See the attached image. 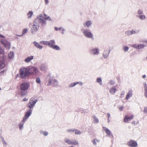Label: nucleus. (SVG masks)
Returning <instances> with one entry per match:
<instances>
[{"instance_id": "f257e3e1", "label": "nucleus", "mask_w": 147, "mask_h": 147, "mask_svg": "<svg viewBox=\"0 0 147 147\" xmlns=\"http://www.w3.org/2000/svg\"><path fill=\"white\" fill-rule=\"evenodd\" d=\"M29 86L30 85L28 83H23L21 84L20 88L21 94L22 96H24L27 94V90L28 89Z\"/></svg>"}, {"instance_id": "f03ea898", "label": "nucleus", "mask_w": 147, "mask_h": 147, "mask_svg": "<svg viewBox=\"0 0 147 147\" xmlns=\"http://www.w3.org/2000/svg\"><path fill=\"white\" fill-rule=\"evenodd\" d=\"M20 78L23 79H25L30 76L27 67L20 68Z\"/></svg>"}, {"instance_id": "7ed1b4c3", "label": "nucleus", "mask_w": 147, "mask_h": 147, "mask_svg": "<svg viewBox=\"0 0 147 147\" xmlns=\"http://www.w3.org/2000/svg\"><path fill=\"white\" fill-rule=\"evenodd\" d=\"M33 24L32 27L31 28V31L32 33L36 32L38 30L39 27V22L37 20H35Z\"/></svg>"}, {"instance_id": "20e7f679", "label": "nucleus", "mask_w": 147, "mask_h": 147, "mask_svg": "<svg viewBox=\"0 0 147 147\" xmlns=\"http://www.w3.org/2000/svg\"><path fill=\"white\" fill-rule=\"evenodd\" d=\"M27 67L30 76L36 74L38 72V69L36 67L30 66Z\"/></svg>"}, {"instance_id": "39448f33", "label": "nucleus", "mask_w": 147, "mask_h": 147, "mask_svg": "<svg viewBox=\"0 0 147 147\" xmlns=\"http://www.w3.org/2000/svg\"><path fill=\"white\" fill-rule=\"evenodd\" d=\"M32 109H29L25 113L22 120V122H25L28 119L29 117L32 114Z\"/></svg>"}, {"instance_id": "423d86ee", "label": "nucleus", "mask_w": 147, "mask_h": 147, "mask_svg": "<svg viewBox=\"0 0 147 147\" xmlns=\"http://www.w3.org/2000/svg\"><path fill=\"white\" fill-rule=\"evenodd\" d=\"M65 142L69 145H76L78 144V141L75 140H70L68 138H66L65 139Z\"/></svg>"}, {"instance_id": "0eeeda50", "label": "nucleus", "mask_w": 147, "mask_h": 147, "mask_svg": "<svg viewBox=\"0 0 147 147\" xmlns=\"http://www.w3.org/2000/svg\"><path fill=\"white\" fill-rule=\"evenodd\" d=\"M54 76L50 73H49L47 76V78L48 79V82L47 84L48 86L52 84V82L55 80Z\"/></svg>"}, {"instance_id": "6e6552de", "label": "nucleus", "mask_w": 147, "mask_h": 147, "mask_svg": "<svg viewBox=\"0 0 147 147\" xmlns=\"http://www.w3.org/2000/svg\"><path fill=\"white\" fill-rule=\"evenodd\" d=\"M38 100L37 99H36L34 100L30 99L27 105V107L29 108V109H32L33 108L34 106L35 105L36 103L37 102Z\"/></svg>"}, {"instance_id": "1a4fd4ad", "label": "nucleus", "mask_w": 147, "mask_h": 147, "mask_svg": "<svg viewBox=\"0 0 147 147\" xmlns=\"http://www.w3.org/2000/svg\"><path fill=\"white\" fill-rule=\"evenodd\" d=\"M127 145L130 147H136L138 144L136 141L130 140L127 142Z\"/></svg>"}, {"instance_id": "9d476101", "label": "nucleus", "mask_w": 147, "mask_h": 147, "mask_svg": "<svg viewBox=\"0 0 147 147\" xmlns=\"http://www.w3.org/2000/svg\"><path fill=\"white\" fill-rule=\"evenodd\" d=\"M35 20H37L39 22L40 21L42 24V25L43 24H46V21L42 15H40L38 16L37 18Z\"/></svg>"}, {"instance_id": "9b49d317", "label": "nucleus", "mask_w": 147, "mask_h": 147, "mask_svg": "<svg viewBox=\"0 0 147 147\" xmlns=\"http://www.w3.org/2000/svg\"><path fill=\"white\" fill-rule=\"evenodd\" d=\"M83 33L84 35L86 37L89 38H92V35L91 32H88L87 30H85L83 32Z\"/></svg>"}, {"instance_id": "f8f14e48", "label": "nucleus", "mask_w": 147, "mask_h": 147, "mask_svg": "<svg viewBox=\"0 0 147 147\" xmlns=\"http://www.w3.org/2000/svg\"><path fill=\"white\" fill-rule=\"evenodd\" d=\"M48 69V68L47 65H41L40 66L41 70L46 72L47 71Z\"/></svg>"}, {"instance_id": "ddd939ff", "label": "nucleus", "mask_w": 147, "mask_h": 147, "mask_svg": "<svg viewBox=\"0 0 147 147\" xmlns=\"http://www.w3.org/2000/svg\"><path fill=\"white\" fill-rule=\"evenodd\" d=\"M133 118V115H132L131 117H128L127 116H126L124 118V121L125 123H126L128 122V121L130 120Z\"/></svg>"}, {"instance_id": "4468645a", "label": "nucleus", "mask_w": 147, "mask_h": 147, "mask_svg": "<svg viewBox=\"0 0 147 147\" xmlns=\"http://www.w3.org/2000/svg\"><path fill=\"white\" fill-rule=\"evenodd\" d=\"M132 95V90H129L128 92L126 95L125 99L128 100Z\"/></svg>"}, {"instance_id": "2eb2a0df", "label": "nucleus", "mask_w": 147, "mask_h": 147, "mask_svg": "<svg viewBox=\"0 0 147 147\" xmlns=\"http://www.w3.org/2000/svg\"><path fill=\"white\" fill-rule=\"evenodd\" d=\"M116 90V88L115 86H113L109 90V92L111 94H115Z\"/></svg>"}, {"instance_id": "dca6fc26", "label": "nucleus", "mask_w": 147, "mask_h": 147, "mask_svg": "<svg viewBox=\"0 0 147 147\" xmlns=\"http://www.w3.org/2000/svg\"><path fill=\"white\" fill-rule=\"evenodd\" d=\"M103 128L104 130L105 131L106 133L108 135H110L111 134V136H112V137H113V135L111 134L110 130L108 128L104 127H103Z\"/></svg>"}, {"instance_id": "f3484780", "label": "nucleus", "mask_w": 147, "mask_h": 147, "mask_svg": "<svg viewBox=\"0 0 147 147\" xmlns=\"http://www.w3.org/2000/svg\"><path fill=\"white\" fill-rule=\"evenodd\" d=\"M2 43L4 45L5 47L7 49H9L10 47V43L8 42H3L2 41Z\"/></svg>"}, {"instance_id": "a211bd4d", "label": "nucleus", "mask_w": 147, "mask_h": 147, "mask_svg": "<svg viewBox=\"0 0 147 147\" xmlns=\"http://www.w3.org/2000/svg\"><path fill=\"white\" fill-rule=\"evenodd\" d=\"M54 44L55 41L54 40H51L49 42H48V45L50 47H51L52 48L54 45Z\"/></svg>"}, {"instance_id": "6ab92c4d", "label": "nucleus", "mask_w": 147, "mask_h": 147, "mask_svg": "<svg viewBox=\"0 0 147 147\" xmlns=\"http://www.w3.org/2000/svg\"><path fill=\"white\" fill-rule=\"evenodd\" d=\"M91 52L94 55H97L99 53V50L97 49H94L91 50Z\"/></svg>"}, {"instance_id": "aec40b11", "label": "nucleus", "mask_w": 147, "mask_h": 147, "mask_svg": "<svg viewBox=\"0 0 147 147\" xmlns=\"http://www.w3.org/2000/svg\"><path fill=\"white\" fill-rule=\"evenodd\" d=\"M33 56H30V57H28L26 58L25 60V61L26 62H29L30 61L33 59Z\"/></svg>"}, {"instance_id": "412c9836", "label": "nucleus", "mask_w": 147, "mask_h": 147, "mask_svg": "<svg viewBox=\"0 0 147 147\" xmlns=\"http://www.w3.org/2000/svg\"><path fill=\"white\" fill-rule=\"evenodd\" d=\"M58 82L57 80L55 79L52 82V84L53 86L56 87L58 86Z\"/></svg>"}, {"instance_id": "4be33fe9", "label": "nucleus", "mask_w": 147, "mask_h": 147, "mask_svg": "<svg viewBox=\"0 0 147 147\" xmlns=\"http://www.w3.org/2000/svg\"><path fill=\"white\" fill-rule=\"evenodd\" d=\"M33 44L36 47L39 49H40L42 48V47L40 45H39L38 43L36 42H33Z\"/></svg>"}, {"instance_id": "5701e85b", "label": "nucleus", "mask_w": 147, "mask_h": 147, "mask_svg": "<svg viewBox=\"0 0 147 147\" xmlns=\"http://www.w3.org/2000/svg\"><path fill=\"white\" fill-rule=\"evenodd\" d=\"M109 54V52L108 51H105L103 53V56L105 58L108 57Z\"/></svg>"}, {"instance_id": "b1692460", "label": "nucleus", "mask_w": 147, "mask_h": 147, "mask_svg": "<svg viewBox=\"0 0 147 147\" xmlns=\"http://www.w3.org/2000/svg\"><path fill=\"white\" fill-rule=\"evenodd\" d=\"M92 23L90 21L86 22V23L84 24V26H87V27H89L91 24Z\"/></svg>"}, {"instance_id": "393cba45", "label": "nucleus", "mask_w": 147, "mask_h": 147, "mask_svg": "<svg viewBox=\"0 0 147 147\" xmlns=\"http://www.w3.org/2000/svg\"><path fill=\"white\" fill-rule=\"evenodd\" d=\"M14 56V53L13 52H10L8 55L9 58L10 59H12Z\"/></svg>"}, {"instance_id": "a878e982", "label": "nucleus", "mask_w": 147, "mask_h": 147, "mask_svg": "<svg viewBox=\"0 0 147 147\" xmlns=\"http://www.w3.org/2000/svg\"><path fill=\"white\" fill-rule=\"evenodd\" d=\"M94 119V122L96 123H97L99 122V121L98 118L95 115H93L92 116Z\"/></svg>"}, {"instance_id": "bb28decb", "label": "nucleus", "mask_w": 147, "mask_h": 147, "mask_svg": "<svg viewBox=\"0 0 147 147\" xmlns=\"http://www.w3.org/2000/svg\"><path fill=\"white\" fill-rule=\"evenodd\" d=\"M79 83L78 82H74L71 83L69 86V88H71L74 87L76 86L77 84H78Z\"/></svg>"}, {"instance_id": "cd10ccee", "label": "nucleus", "mask_w": 147, "mask_h": 147, "mask_svg": "<svg viewBox=\"0 0 147 147\" xmlns=\"http://www.w3.org/2000/svg\"><path fill=\"white\" fill-rule=\"evenodd\" d=\"M96 80L97 82L99 83L100 85H102V80L100 78H97Z\"/></svg>"}, {"instance_id": "c85d7f7f", "label": "nucleus", "mask_w": 147, "mask_h": 147, "mask_svg": "<svg viewBox=\"0 0 147 147\" xmlns=\"http://www.w3.org/2000/svg\"><path fill=\"white\" fill-rule=\"evenodd\" d=\"M74 132H75V134L76 135H80L82 133V132L76 129H74Z\"/></svg>"}, {"instance_id": "c756f323", "label": "nucleus", "mask_w": 147, "mask_h": 147, "mask_svg": "<svg viewBox=\"0 0 147 147\" xmlns=\"http://www.w3.org/2000/svg\"><path fill=\"white\" fill-rule=\"evenodd\" d=\"M40 133L43 134L45 136H47L48 134V133L46 131H40Z\"/></svg>"}, {"instance_id": "7c9ffc66", "label": "nucleus", "mask_w": 147, "mask_h": 147, "mask_svg": "<svg viewBox=\"0 0 147 147\" xmlns=\"http://www.w3.org/2000/svg\"><path fill=\"white\" fill-rule=\"evenodd\" d=\"M33 14V13L32 11H30L27 14V15L28 16V18H30Z\"/></svg>"}, {"instance_id": "2f4dec72", "label": "nucleus", "mask_w": 147, "mask_h": 147, "mask_svg": "<svg viewBox=\"0 0 147 147\" xmlns=\"http://www.w3.org/2000/svg\"><path fill=\"white\" fill-rule=\"evenodd\" d=\"M44 16L45 17V19L46 20H51L49 16H47V15L46 14H44Z\"/></svg>"}, {"instance_id": "473e14b6", "label": "nucleus", "mask_w": 147, "mask_h": 147, "mask_svg": "<svg viewBox=\"0 0 147 147\" xmlns=\"http://www.w3.org/2000/svg\"><path fill=\"white\" fill-rule=\"evenodd\" d=\"M53 49L56 50H59L60 48L57 45H54L52 48Z\"/></svg>"}, {"instance_id": "72a5a7b5", "label": "nucleus", "mask_w": 147, "mask_h": 147, "mask_svg": "<svg viewBox=\"0 0 147 147\" xmlns=\"http://www.w3.org/2000/svg\"><path fill=\"white\" fill-rule=\"evenodd\" d=\"M144 47V45H143L140 44L138 46V49H140L143 48Z\"/></svg>"}, {"instance_id": "f704fd0d", "label": "nucleus", "mask_w": 147, "mask_h": 147, "mask_svg": "<svg viewBox=\"0 0 147 147\" xmlns=\"http://www.w3.org/2000/svg\"><path fill=\"white\" fill-rule=\"evenodd\" d=\"M115 82L113 80H111L109 82V83L110 85H114L115 84Z\"/></svg>"}, {"instance_id": "c9c22d12", "label": "nucleus", "mask_w": 147, "mask_h": 147, "mask_svg": "<svg viewBox=\"0 0 147 147\" xmlns=\"http://www.w3.org/2000/svg\"><path fill=\"white\" fill-rule=\"evenodd\" d=\"M125 34L127 36H129L132 34L131 32L130 31H128L126 32Z\"/></svg>"}, {"instance_id": "e433bc0d", "label": "nucleus", "mask_w": 147, "mask_h": 147, "mask_svg": "<svg viewBox=\"0 0 147 147\" xmlns=\"http://www.w3.org/2000/svg\"><path fill=\"white\" fill-rule=\"evenodd\" d=\"M36 82L38 84L40 83L41 82L40 78L39 77L37 78L36 79Z\"/></svg>"}, {"instance_id": "4c0bfd02", "label": "nucleus", "mask_w": 147, "mask_h": 147, "mask_svg": "<svg viewBox=\"0 0 147 147\" xmlns=\"http://www.w3.org/2000/svg\"><path fill=\"white\" fill-rule=\"evenodd\" d=\"M139 18L142 20H144L145 18V16L144 15H142L138 16Z\"/></svg>"}, {"instance_id": "58836bf2", "label": "nucleus", "mask_w": 147, "mask_h": 147, "mask_svg": "<svg viewBox=\"0 0 147 147\" xmlns=\"http://www.w3.org/2000/svg\"><path fill=\"white\" fill-rule=\"evenodd\" d=\"M23 125L24 124H22L21 123H20L18 125L19 129H21L23 127Z\"/></svg>"}, {"instance_id": "ea45409f", "label": "nucleus", "mask_w": 147, "mask_h": 147, "mask_svg": "<svg viewBox=\"0 0 147 147\" xmlns=\"http://www.w3.org/2000/svg\"><path fill=\"white\" fill-rule=\"evenodd\" d=\"M40 43L45 45H48V42L41 41L40 42Z\"/></svg>"}, {"instance_id": "a19ab883", "label": "nucleus", "mask_w": 147, "mask_h": 147, "mask_svg": "<svg viewBox=\"0 0 147 147\" xmlns=\"http://www.w3.org/2000/svg\"><path fill=\"white\" fill-rule=\"evenodd\" d=\"M28 31V30L26 29H24L22 31V35L26 33Z\"/></svg>"}, {"instance_id": "79ce46f5", "label": "nucleus", "mask_w": 147, "mask_h": 147, "mask_svg": "<svg viewBox=\"0 0 147 147\" xmlns=\"http://www.w3.org/2000/svg\"><path fill=\"white\" fill-rule=\"evenodd\" d=\"M74 129H67L66 131L67 132H69L71 131L74 132Z\"/></svg>"}, {"instance_id": "37998d69", "label": "nucleus", "mask_w": 147, "mask_h": 147, "mask_svg": "<svg viewBox=\"0 0 147 147\" xmlns=\"http://www.w3.org/2000/svg\"><path fill=\"white\" fill-rule=\"evenodd\" d=\"M96 141L95 139L92 140V142L94 145H96L97 144V143H96Z\"/></svg>"}, {"instance_id": "c03bdc74", "label": "nucleus", "mask_w": 147, "mask_h": 147, "mask_svg": "<svg viewBox=\"0 0 147 147\" xmlns=\"http://www.w3.org/2000/svg\"><path fill=\"white\" fill-rule=\"evenodd\" d=\"M123 49L124 50V51L126 52L128 51L129 49V48L125 46L124 47Z\"/></svg>"}, {"instance_id": "a18cd8bd", "label": "nucleus", "mask_w": 147, "mask_h": 147, "mask_svg": "<svg viewBox=\"0 0 147 147\" xmlns=\"http://www.w3.org/2000/svg\"><path fill=\"white\" fill-rule=\"evenodd\" d=\"M131 32L132 34L134 33H136L137 32H138L139 31H136L134 30H132L131 31Z\"/></svg>"}, {"instance_id": "49530a36", "label": "nucleus", "mask_w": 147, "mask_h": 147, "mask_svg": "<svg viewBox=\"0 0 147 147\" xmlns=\"http://www.w3.org/2000/svg\"><path fill=\"white\" fill-rule=\"evenodd\" d=\"M138 13L140 15L143 12L142 10L140 9L138 11Z\"/></svg>"}, {"instance_id": "de8ad7c7", "label": "nucleus", "mask_w": 147, "mask_h": 147, "mask_svg": "<svg viewBox=\"0 0 147 147\" xmlns=\"http://www.w3.org/2000/svg\"><path fill=\"white\" fill-rule=\"evenodd\" d=\"M144 90L147 89V84L146 83L144 84Z\"/></svg>"}, {"instance_id": "09e8293b", "label": "nucleus", "mask_w": 147, "mask_h": 147, "mask_svg": "<svg viewBox=\"0 0 147 147\" xmlns=\"http://www.w3.org/2000/svg\"><path fill=\"white\" fill-rule=\"evenodd\" d=\"M144 113H147V107H144Z\"/></svg>"}, {"instance_id": "8fccbe9b", "label": "nucleus", "mask_w": 147, "mask_h": 147, "mask_svg": "<svg viewBox=\"0 0 147 147\" xmlns=\"http://www.w3.org/2000/svg\"><path fill=\"white\" fill-rule=\"evenodd\" d=\"M5 65H0V68L1 69H2L3 68V67H5Z\"/></svg>"}, {"instance_id": "3c124183", "label": "nucleus", "mask_w": 147, "mask_h": 147, "mask_svg": "<svg viewBox=\"0 0 147 147\" xmlns=\"http://www.w3.org/2000/svg\"><path fill=\"white\" fill-rule=\"evenodd\" d=\"M125 94V92L124 91L122 92L121 93V94L120 97H123L122 96L124 95Z\"/></svg>"}, {"instance_id": "603ef678", "label": "nucleus", "mask_w": 147, "mask_h": 147, "mask_svg": "<svg viewBox=\"0 0 147 147\" xmlns=\"http://www.w3.org/2000/svg\"><path fill=\"white\" fill-rule=\"evenodd\" d=\"M3 50L1 48H0V54H3Z\"/></svg>"}, {"instance_id": "864d4df0", "label": "nucleus", "mask_w": 147, "mask_h": 147, "mask_svg": "<svg viewBox=\"0 0 147 147\" xmlns=\"http://www.w3.org/2000/svg\"><path fill=\"white\" fill-rule=\"evenodd\" d=\"M132 47H134V48L138 49V46H137L135 44L132 45Z\"/></svg>"}, {"instance_id": "5fc2aeb1", "label": "nucleus", "mask_w": 147, "mask_h": 147, "mask_svg": "<svg viewBox=\"0 0 147 147\" xmlns=\"http://www.w3.org/2000/svg\"><path fill=\"white\" fill-rule=\"evenodd\" d=\"M123 106H122L119 107V109L120 111H122L123 110Z\"/></svg>"}, {"instance_id": "6e6d98bb", "label": "nucleus", "mask_w": 147, "mask_h": 147, "mask_svg": "<svg viewBox=\"0 0 147 147\" xmlns=\"http://www.w3.org/2000/svg\"><path fill=\"white\" fill-rule=\"evenodd\" d=\"M61 29V28H58L57 27H55V30L56 31H57L58 30H60Z\"/></svg>"}, {"instance_id": "4d7b16f0", "label": "nucleus", "mask_w": 147, "mask_h": 147, "mask_svg": "<svg viewBox=\"0 0 147 147\" xmlns=\"http://www.w3.org/2000/svg\"><path fill=\"white\" fill-rule=\"evenodd\" d=\"M2 142L4 145L6 146L7 145V143L5 140Z\"/></svg>"}, {"instance_id": "13d9d810", "label": "nucleus", "mask_w": 147, "mask_h": 147, "mask_svg": "<svg viewBox=\"0 0 147 147\" xmlns=\"http://www.w3.org/2000/svg\"><path fill=\"white\" fill-rule=\"evenodd\" d=\"M0 137L1 138V139L2 140V142H3L4 141H5L4 140V138H3V137H2L1 136H0Z\"/></svg>"}, {"instance_id": "bf43d9fd", "label": "nucleus", "mask_w": 147, "mask_h": 147, "mask_svg": "<svg viewBox=\"0 0 147 147\" xmlns=\"http://www.w3.org/2000/svg\"><path fill=\"white\" fill-rule=\"evenodd\" d=\"M78 82L79 83L78 84H79L81 86H82L83 85V83L81 82Z\"/></svg>"}, {"instance_id": "052dcab7", "label": "nucleus", "mask_w": 147, "mask_h": 147, "mask_svg": "<svg viewBox=\"0 0 147 147\" xmlns=\"http://www.w3.org/2000/svg\"><path fill=\"white\" fill-rule=\"evenodd\" d=\"M23 101L24 102L27 101L28 100V99L27 98H24L23 99Z\"/></svg>"}, {"instance_id": "680f3d73", "label": "nucleus", "mask_w": 147, "mask_h": 147, "mask_svg": "<svg viewBox=\"0 0 147 147\" xmlns=\"http://www.w3.org/2000/svg\"><path fill=\"white\" fill-rule=\"evenodd\" d=\"M107 115L108 116V118H109V117L110 116V113H107Z\"/></svg>"}, {"instance_id": "e2e57ef3", "label": "nucleus", "mask_w": 147, "mask_h": 147, "mask_svg": "<svg viewBox=\"0 0 147 147\" xmlns=\"http://www.w3.org/2000/svg\"><path fill=\"white\" fill-rule=\"evenodd\" d=\"M96 141V142H100V140H98L97 139H95Z\"/></svg>"}, {"instance_id": "0e129e2a", "label": "nucleus", "mask_w": 147, "mask_h": 147, "mask_svg": "<svg viewBox=\"0 0 147 147\" xmlns=\"http://www.w3.org/2000/svg\"><path fill=\"white\" fill-rule=\"evenodd\" d=\"M0 37L2 38H5V36H3L2 35H1V34H0Z\"/></svg>"}, {"instance_id": "69168bd1", "label": "nucleus", "mask_w": 147, "mask_h": 147, "mask_svg": "<svg viewBox=\"0 0 147 147\" xmlns=\"http://www.w3.org/2000/svg\"><path fill=\"white\" fill-rule=\"evenodd\" d=\"M144 95L146 98H147V93H144Z\"/></svg>"}, {"instance_id": "338daca9", "label": "nucleus", "mask_w": 147, "mask_h": 147, "mask_svg": "<svg viewBox=\"0 0 147 147\" xmlns=\"http://www.w3.org/2000/svg\"><path fill=\"white\" fill-rule=\"evenodd\" d=\"M5 71V70H3V71H1V72H0V74H2V73H3V72Z\"/></svg>"}, {"instance_id": "774afa93", "label": "nucleus", "mask_w": 147, "mask_h": 147, "mask_svg": "<svg viewBox=\"0 0 147 147\" xmlns=\"http://www.w3.org/2000/svg\"><path fill=\"white\" fill-rule=\"evenodd\" d=\"M142 77L144 79L146 77V76L145 75H143L142 76Z\"/></svg>"}]
</instances>
